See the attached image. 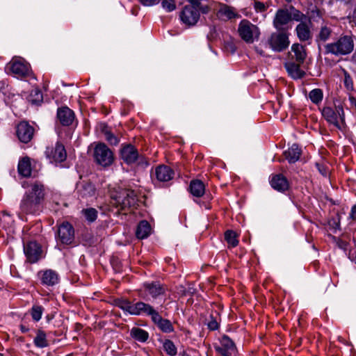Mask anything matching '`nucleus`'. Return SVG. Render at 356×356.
I'll return each mask as SVG.
<instances>
[{
    "label": "nucleus",
    "mask_w": 356,
    "mask_h": 356,
    "mask_svg": "<svg viewBox=\"0 0 356 356\" xmlns=\"http://www.w3.org/2000/svg\"><path fill=\"white\" fill-rule=\"evenodd\" d=\"M111 204L121 210L134 207L137 202V195L134 191L119 188L111 192Z\"/></svg>",
    "instance_id": "nucleus-1"
},
{
    "label": "nucleus",
    "mask_w": 356,
    "mask_h": 356,
    "mask_svg": "<svg viewBox=\"0 0 356 356\" xmlns=\"http://www.w3.org/2000/svg\"><path fill=\"white\" fill-rule=\"evenodd\" d=\"M116 305L131 315L150 316L152 319L157 312L150 305L141 301L133 303L126 299H119L116 300Z\"/></svg>",
    "instance_id": "nucleus-2"
},
{
    "label": "nucleus",
    "mask_w": 356,
    "mask_h": 356,
    "mask_svg": "<svg viewBox=\"0 0 356 356\" xmlns=\"http://www.w3.org/2000/svg\"><path fill=\"white\" fill-rule=\"evenodd\" d=\"M353 49L354 41L350 35H341L337 41L325 45V54L337 56L349 54Z\"/></svg>",
    "instance_id": "nucleus-3"
},
{
    "label": "nucleus",
    "mask_w": 356,
    "mask_h": 356,
    "mask_svg": "<svg viewBox=\"0 0 356 356\" xmlns=\"http://www.w3.org/2000/svg\"><path fill=\"white\" fill-rule=\"evenodd\" d=\"M321 113L325 120L337 129L342 130L345 128V113L342 105H336L334 108L324 107Z\"/></svg>",
    "instance_id": "nucleus-4"
},
{
    "label": "nucleus",
    "mask_w": 356,
    "mask_h": 356,
    "mask_svg": "<svg viewBox=\"0 0 356 356\" xmlns=\"http://www.w3.org/2000/svg\"><path fill=\"white\" fill-rule=\"evenodd\" d=\"M95 161L103 167L110 166L114 161L113 152L104 143H97L93 151Z\"/></svg>",
    "instance_id": "nucleus-5"
},
{
    "label": "nucleus",
    "mask_w": 356,
    "mask_h": 356,
    "mask_svg": "<svg viewBox=\"0 0 356 356\" xmlns=\"http://www.w3.org/2000/svg\"><path fill=\"white\" fill-rule=\"evenodd\" d=\"M238 32L241 38L247 43H252L260 34L258 27L247 19H243L238 24Z\"/></svg>",
    "instance_id": "nucleus-6"
},
{
    "label": "nucleus",
    "mask_w": 356,
    "mask_h": 356,
    "mask_svg": "<svg viewBox=\"0 0 356 356\" xmlns=\"http://www.w3.org/2000/svg\"><path fill=\"white\" fill-rule=\"evenodd\" d=\"M120 158L128 165L135 163L138 161L143 163L145 158L140 155L138 149L131 144H122L120 150Z\"/></svg>",
    "instance_id": "nucleus-7"
},
{
    "label": "nucleus",
    "mask_w": 356,
    "mask_h": 356,
    "mask_svg": "<svg viewBox=\"0 0 356 356\" xmlns=\"http://www.w3.org/2000/svg\"><path fill=\"white\" fill-rule=\"evenodd\" d=\"M7 67L17 77H26L31 73L30 66L22 58H13L8 64Z\"/></svg>",
    "instance_id": "nucleus-8"
},
{
    "label": "nucleus",
    "mask_w": 356,
    "mask_h": 356,
    "mask_svg": "<svg viewBox=\"0 0 356 356\" xmlns=\"http://www.w3.org/2000/svg\"><path fill=\"white\" fill-rule=\"evenodd\" d=\"M56 237L62 244L70 245L74 240V229L68 222H62L58 227Z\"/></svg>",
    "instance_id": "nucleus-9"
},
{
    "label": "nucleus",
    "mask_w": 356,
    "mask_h": 356,
    "mask_svg": "<svg viewBox=\"0 0 356 356\" xmlns=\"http://www.w3.org/2000/svg\"><path fill=\"white\" fill-rule=\"evenodd\" d=\"M144 290H140L139 296L145 298L146 296L149 295L155 299L165 292L166 288L159 282H145L143 284Z\"/></svg>",
    "instance_id": "nucleus-10"
},
{
    "label": "nucleus",
    "mask_w": 356,
    "mask_h": 356,
    "mask_svg": "<svg viewBox=\"0 0 356 356\" xmlns=\"http://www.w3.org/2000/svg\"><path fill=\"white\" fill-rule=\"evenodd\" d=\"M270 47L275 51L280 52L289 45V40L286 33H273L268 39Z\"/></svg>",
    "instance_id": "nucleus-11"
},
{
    "label": "nucleus",
    "mask_w": 356,
    "mask_h": 356,
    "mask_svg": "<svg viewBox=\"0 0 356 356\" xmlns=\"http://www.w3.org/2000/svg\"><path fill=\"white\" fill-rule=\"evenodd\" d=\"M45 154L51 163L63 162L67 157L64 145L58 142L56 143L54 147H47Z\"/></svg>",
    "instance_id": "nucleus-12"
},
{
    "label": "nucleus",
    "mask_w": 356,
    "mask_h": 356,
    "mask_svg": "<svg viewBox=\"0 0 356 356\" xmlns=\"http://www.w3.org/2000/svg\"><path fill=\"white\" fill-rule=\"evenodd\" d=\"M24 252L30 263H35L41 258V246L35 241H29L24 244Z\"/></svg>",
    "instance_id": "nucleus-13"
},
{
    "label": "nucleus",
    "mask_w": 356,
    "mask_h": 356,
    "mask_svg": "<svg viewBox=\"0 0 356 356\" xmlns=\"http://www.w3.org/2000/svg\"><path fill=\"white\" fill-rule=\"evenodd\" d=\"M216 350L222 356H232L236 353V348L232 339L224 335L220 345L215 347Z\"/></svg>",
    "instance_id": "nucleus-14"
},
{
    "label": "nucleus",
    "mask_w": 356,
    "mask_h": 356,
    "mask_svg": "<svg viewBox=\"0 0 356 356\" xmlns=\"http://www.w3.org/2000/svg\"><path fill=\"white\" fill-rule=\"evenodd\" d=\"M40 204L33 198V195L26 194L21 202L20 209L24 213L33 214L40 210Z\"/></svg>",
    "instance_id": "nucleus-15"
},
{
    "label": "nucleus",
    "mask_w": 356,
    "mask_h": 356,
    "mask_svg": "<svg viewBox=\"0 0 356 356\" xmlns=\"http://www.w3.org/2000/svg\"><path fill=\"white\" fill-rule=\"evenodd\" d=\"M180 18L184 24L193 26L199 20L200 13L195 7L186 6L181 13Z\"/></svg>",
    "instance_id": "nucleus-16"
},
{
    "label": "nucleus",
    "mask_w": 356,
    "mask_h": 356,
    "mask_svg": "<svg viewBox=\"0 0 356 356\" xmlns=\"http://www.w3.org/2000/svg\"><path fill=\"white\" fill-rule=\"evenodd\" d=\"M18 139L24 143L31 140L34 134V128L26 122H22L17 126L16 130Z\"/></svg>",
    "instance_id": "nucleus-17"
},
{
    "label": "nucleus",
    "mask_w": 356,
    "mask_h": 356,
    "mask_svg": "<svg viewBox=\"0 0 356 356\" xmlns=\"http://www.w3.org/2000/svg\"><path fill=\"white\" fill-rule=\"evenodd\" d=\"M307 57V52L305 47L300 44H293L291 51L288 53V60L303 63Z\"/></svg>",
    "instance_id": "nucleus-18"
},
{
    "label": "nucleus",
    "mask_w": 356,
    "mask_h": 356,
    "mask_svg": "<svg viewBox=\"0 0 356 356\" xmlns=\"http://www.w3.org/2000/svg\"><path fill=\"white\" fill-rule=\"evenodd\" d=\"M291 21V15L288 9H279L273 19L274 26L279 31L284 29L289 22Z\"/></svg>",
    "instance_id": "nucleus-19"
},
{
    "label": "nucleus",
    "mask_w": 356,
    "mask_h": 356,
    "mask_svg": "<svg viewBox=\"0 0 356 356\" xmlns=\"http://www.w3.org/2000/svg\"><path fill=\"white\" fill-rule=\"evenodd\" d=\"M74 113L67 106L58 108L57 111V118L63 126H70L74 120Z\"/></svg>",
    "instance_id": "nucleus-20"
},
{
    "label": "nucleus",
    "mask_w": 356,
    "mask_h": 356,
    "mask_svg": "<svg viewBox=\"0 0 356 356\" xmlns=\"http://www.w3.org/2000/svg\"><path fill=\"white\" fill-rule=\"evenodd\" d=\"M302 64L293 60H287L284 63V67L290 76L294 79H302L305 75V72L300 69Z\"/></svg>",
    "instance_id": "nucleus-21"
},
{
    "label": "nucleus",
    "mask_w": 356,
    "mask_h": 356,
    "mask_svg": "<svg viewBox=\"0 0 356 356\" xmlns=\"http://www.w3.org/2000/svg\"><path fill=\"white\" fill-rule=\"evenodd\" d=\"M38 276L44 285L54 286L58 282V275L56 271L51 269L40 271Z\"/></svg>",
    "instance_id": "nucleus-22"
},
{
    "label": "nucleus",
    "mask_w": 356,
    "mask_h": 356,
    "mask_svg": "<svg viewBox=\"0 0 356 356\" xmlns=\"http://www.w3.org/2000/svg\"><path fill=\"white\" fill-rule=\"evenodd\" d=\"M77 193L82 197H92L95 195V187L90 181H83L77 184Z\"/></svg>",
    "instance_id": "nucleus-23"
},
{
    "label": "nucleus",
    "mask_w": 356,
    "mask_h": 356,
    "mask_svg": "<svg viewBox=\"0 0 356 356\" xmlns=\"http://www.w3.org/2000/svg\"><path fill=\"white\" fill-rule=\"evenodd\" d=\"M156 179L163 182L171 180L175 175L174 171L167 165H159L155 170Z\"/></svg>",
    "instance_id": "nucleus-24"
},
{
    "label": "nucleus",
    "mask_w": 356,
    "mask_h": 356,
    "mask_svg": "<svg viewBox=\"0 0 356 356\" xmlns=\"http://www.w3.org/2000/svg\"><path fill=\"white\" fill-rule=\"evenodd\" d=\"M217 15L220 18H224L226 20L238 18L240 15L238 14L236 10L232 6L227 4H220V8L218 10Z\"/></svg>",
    "instance_id": "nucleus-25"
},
{
    "label": "nucleus",
    "mask_w": 356,
    "mask_h": 356,
    "mask_svg": "<svg viewBox=\"0 0 356 356\" xmlns=\"http://www.w3.org/2000/svg\"><path fill=\"white\" fill-rule=\"evenodd\" d=\"M271 186L280 192H284L289 188V184L286 178L281 174L272 177L270 180Z\"/></svg>",
    "instance_id": "nucleus-26"
},
{
    "label": "nucleus",
    "mask_w": 356,
    "mask_h": 356,
    "mask_svg": "<svg viewBox=\"0 0 356 356\" xmlns=\"http://www.w3.org/2000/svg\"><path fill=\"white\" fill-rule=\"evenodd\" d=\"M298 38L300 41L305 42L312 39V34L309 26L304 22L297 25L296 29Z\"/></svg>",
    "instance_id": "nucleus-27"
},
{
    "label": "nucleus",
    "mask_w": 356,
    "mask_h": 356,
    "mask_svg": "<svg viewBox=\"0 0 356 356\" xmlns=\"http://www.w3.org/2000/svg\"><path fill=\"white\" fill-rule=\"evenodd\" d=\"M302 151L298 145L293 144L284 152V156L290 163H294L299 160Z\"/></svg>",
    "instance_id": "nucleus-28"
},
{
    "label": "nucleus",
    "mask_w": 356,
    "mask_h": 356,
    "mask_svg": "<svg viewBox=\"0 0 356 356\" xmlns=\"http://www.w3.org/2000/svg\"><path fill=\"white\" fill-rule=\"evenodd\" d=\"M33 195V198L40 204L44 198V186L39 181H35L31 185V191L27 193Z\"/></svg>",
    "instance_id": "nucleus-29"
},
{
    "label": "nucleus",
    "mask_w": 356,
    "mask_h": 356,
    "mask_svg": "<svg viewBox=\"0 0 356 356\" xmlns=\"http://www.w3.org/2000/svg\"><path fill=\"white\" fill-rule=\"evenodd\" d=\"M152 320L163 332H170L173 331V327L171 322L169 320L163 318L158 312L156 314H154Z\"/></svg>",
    "instance_id": "nucleus-30"
},
{
    "label": "nucleus",
    "mask_w": 356,
    "mask_h": 356,
    "mask_svg": "<svg viewBox=\"0 0 356 356\" xmlns=\"http://www.w3.org/2000/svg\"><path fill=\"white\" fill-rule=\"evenodd\" d=\"M190 191L193 196L202 197L205 192V186L204 183L199 179H194L191 181Z\"/></svg>",
    "instance_id": "nucleus-31"
},
{
    "label": "nucleus",
    "mask_w": 356,
    "mask_h": 356,
    "mask_svg": "<svg viewBox=\"0 0 356 356\" xmlns=\"http://www.w3.org/2000/svg\"><path fill=\"white\" fill-rule=\"evenodd\" d=\"M150 231L151 227L149 222L146 220H142L137 227L136 235L137 238L143 239L149 236Z\"/></svg>",
    "instance_id": "nucleus-32"
},
{
    "label": "nucleus",
    "mask_w": 356,
    "mask_h": 356,
    "mask_svg": "<svg viewBox=\"0 0 356 356\" xmlns=\"http://www.w3.org/2000/svg\"><path fill=\"white\" fill-rule=\"evenodd\" d=\"M332 33V29L327 23H323L318 31V33L316 35V41L317 42H325L327 41L331 36Z\"/></svg>",
    "instance_id": "nucleus-33"
},
{
    "label": "nucleus",
    "mask_w": 356,
    "mask_h": 356,
    "mask_svg": "<svg viewBox=\"0 0 356 356\" xmlns=\"http://www.w3.org/2000/svg\"><path fill=\"white\" fill-rule=\"evenodd\" d=\"M18 172L23 177H29L31 174V162L28 157L22 159L18 163Z\"/></svg>",
    "instance_id": "nucleus-34"
},
{
    "label": "nucleus",
    "mask_w": 356,
    "mask_h": 356,
    "mask_svg": "<svg viewBox=\"0 0 356 356\" xmlns=\"http://www.w3.org/2000/svg\"><path fill=\"white\" fill-rule=\"evenodd\" d=\"M33 342L35 346L40 348L47 347L49 345L46 334L42 330H37L36 337H35Z\"/></svg>",
    "instance_id": "nucleus-35"
},
{
    "label": "nucleus",
    "mask_w": 356,
    "mask_h": 356,
    "mask_svg": "<svg viewBox=\"0 0 356 356\" xmlns=\"http://www.w3.org/2000/svg\"><path fill=\"white\" fill-rule=\"evenodd\" d=\"M131 336L137 341L145 342L148 338V333L143 329L134 327L131 330Z\"/></svg>",
    "instance_id": "nucleus-36"
},
{
    "label": "nucleus",
    "mask_w": 356,
    "mask_h": 356,
    "mask_svg": "<svg viewBox=\"0 0 356 356\" xmlns=\"http://www.w3.org/2000/svg\"><path fill=\"white\" fill-rule=\"evenodd\" d=\"M43 100V95L42 92L38 88H34L31 90L29 96V101L32 104L38 105L41 102H42Z\"/></svg>",
    "instance_id": "nucleus-37"
},
{
    "label": "nucleus",
    "mask_w": 356,
    "mask_h": 356,
    "mask_svg": "<svg viewBox=\"0 0 356 356\" xmlns=\"http://www.w3.org/2000/svg\"><path fill=\"white\" fill-rule=\"evenodd\" d=\"M237 234L232 230H227L225 233V239L227 242L229 246L236 247L238 244V240L237 239Z\"/></svg>",
    "instance_id": "nucleus-38"
},
{
    "label": "nucleus",
    "mask_w": 356,
    "mask_h": 356,
    "mask_svg": "<svg viewBox=\"0 0 356 356\" xmlns=\"http://www.w3.org/2000/svg\"><path fill=\"white\" fill-rule=\"evenodd\" d=\"M309 97L314 104H319L320 102H321L323 97V93L322 90L319 88L313 89L309 92Z\"/></svg>",
    "instance_id": "nucleus-39"
},
{
    "label": "nucleus",
    "mask_w": 356,
    "mask_h": 356,
    "mask_svg": "<svg viewBox=\"0 0 356 356\" xmlns=\"http://www.w3.org/2000/svg\"><path fill=\"white\" fill-rule=\"evenodd\" d=\"M44 311V308L40 305H33L31 309V315L32 318L35 321H38L40 320L42 313Z\"/></svg>",
    "instance_id": "nucleus-40"
},
{
    "label": "nucleus",
    "mask_w": 356,
    "mask_h": 356,
    "mask_svg": "<svg viewBox=\"0 0 356 356\" xmlns=\"http://www.w3.org/2000/svg\"><path fill=\"white\" fill-rule=\"evenodd\" d=\"M163 349L170 356H174L177 354V348L174 343L167 339L163 343Z\"/></svg>",
    "instance_id": "nucleus-41"
},
{
    "label": "nucleus",
    "mask_w": 356,
    "mask_h": 356,
    "mask_svg": "<svg viewBox=\"0 0 356 356\" xmlns=\"http://www.w3.org/2000/svg\"><path fill=\"white\" fill-rule=\"evenodd\" d=\"M288 10H289V13H291V20L293 19L302 22L304 19H306V16L300 11L296 9L293 6H291Z\"/></svg>",
    "instance_id": "nucleus-42"
},
{
    "label": "nucleus",
    "mask_w": 356,
    "mask_h": 356,
    "mask_svg": "<svg viewBox=\"0 0 356 356\" xmlns=\"http://www.w3.org/2000/svg\"><path fill=\"white\" fill-rule=\"evenodd\" d=\"M85 218L89 222H94L97 217V211L94 208L86 209L82 211Z\"/></svg>",
    "instance_id": "nucleus-43"
},
{
    "label": "nucleus",
    "mask_w": 356,
    "mask_h": 356,
    "mask_svg": "<svg viewBox=\"0 0 356 356\" xmlns=\"http://www.w3.org/2000/svg\"><path fill=\"white\" fill-rule=\"evenodd\" d=\"M343 71L344 74V86L348 91H353L354 90L353 81L350 74L345 70Z\"/></svg>",
    "instance_id": "nucleus-44"
},
{
    "label": "nucleus",
    "mask_w": 356,
    "mask_h": 356,
    "mask_svg": "<svg viewBox=\"0 0 356 356\" xmlns=\"http://www.w3.org/2000/svg\"><path fill=\"white\" fill-rule=\"evenodd\" d=\"M308 17H309V22H311L312 20L313 21L318 20V19H321V20H322L323 22V20L322 19L321 13L319 10V9H318L316 7H315L313 9H312L308 13Z\"/></svg>",
    "instance_id": "nucleus-45"
},
{
    "label": "nucleus",
    "mask_w": 356,
    "mask_h": 356,
    "mask_svg": "<svg viewBox=\"0 0 356 356\" xmlns=\"http://www.w3.org/2000/svg\"><path fill=\"white\" fill-rule=\"evenodd\" d=\"M161 4L163 8L168 12H171L176 8L174 0H163Z\"/></svg>",
    "instance_id": "nucleus-46"
},
{
    "label": "nucleus",
    "mask_w": 356,
    "mask_h": 356,
    "mask_svg": "<svg viewBox=\"0 0 356 356\" xmlns=\"http://www.w3.org/2000/svg\"><path fill=\"white\" fill-rule=\"evenodd\" d=\"M105 138H106V140L111 145H116L119 143V139L115 136H114L111 131L106 132Z\"/></svg>",
    "instance_id": "nucleus-47"
},
{
    "label": "nucleus",
    "mask_w": 356,
    "mask_h": 356,
    "mask_svg": "<svg viewBox=\"0 0 356 356\" xmlns=\"http://www.w3.org/2000/svg\"><path fill=\"white\" fill-rule=\"evenodd\" d=\"M210 320L209 321L207 325L209 330H216L218 328L219 324L216 318H214L212 315L210 316Z\"/></svg>",
    "instance_id": "nucleus-48"
},
{
    "label": "nucleus",
    "mask_w": 356,
    "mask_h": 356,
    "mask_svg": "<svg viewBox=\"0 0 356 356\" xmlns=\"http://www.w3.org/2000/svg\"><path fill=\"white\" fill-rule=\"evenodd\" d=\"M254 8L257 12H264L266 10L265 4L261 1H255L254 2Z\"/></svg>",
    "instance_id": "nucleus-49"
},
{
    "label": "nucleus",
    "mask_w": 356,
    "mask_h": 356,
    "mask_svg": "<svg viewBox=\"0 0 356 356\" xmlns=\"http://www.w3.org/2000/svg\"><path fill=\"white\" fill-rule=\"evenodd\" d=\"M145 6H152L159 3V0H138Z\"/></svg>",
    "instance_id": "nucleus-50"
},
{
    "label": "nucleus",
    "mask_w": 356,
    "mask_h": 356,
    "mask_svg": "<svg viewBox=\"0 0 356 356\" xmlns=\"http://www.w3.org/2000/svg\"><path fill=\"white\" fill-rule=\"evenodd\" d=\"M196 9L198 10V11H201L203 14H207L208 13L209 11H210V7L207 5H202L200 3V6H197L196 7Z\"/></svg>",
    "instance_id": "nucleus-51"
},
{
    "label": "nucleus",
    "mask_w": 356,
    "mask_h": 356,
    "mask_svg": "<svg viewBox=\"0 0 356 356\" xmlns=\"http://www.w3.org/2000/svg\"><path fill=\"white\" fill-rule=\"evenodd\" d=\"M350 218L353 220L356 221V204L354 205L350 213Z\"/></svg>",
    "instance_id": "nucleus-52"
},
{
    "label": "nucleus",
    "mask_w": 356,
    "mask_h": 356,
    "mask_svg": "<svg viewBox=\"0 0 356 356\" xmlns=\"http://www.w3.org/2000/svg\"><path fill=\"white\" fill-rule=\"evenodd\" d=\"M192 5L191 6L195 7L200 6L202 0H188Z\"/></svg>",
    "instance_id": "nucleus-53"
},
{
    "label": "nucleus",
    "mask_w": 356,
    "mask_h": 356,
    "mask_svg": "<svg viewBox=\"0 0 356 356\" xmlns=\"http://www.w3.org/2000/svg\"><path fill=\"white\" fill-rule=\"evenodd\" d=\"M108 127L106 124L102 126V132L106 136V132H110Z\"/></svg>",
    "instance_id": "nucleus-54"
},
{
    "label": "nucleus",
    "mask_w": 356,
    "mask_h": 356,
    "mask_svg": "<svg viewBox=\"0 0 356 356\" xmlns=\"http://www.w3.org/2000/svg\"><path fill=\"white\" fill-rule=\"evenodd\" d=\"M20 330L22 332L25 333L29 331V328L24 325H20Z\"/></svg>",
    "instance_id": "nucleus-55"
},
{
    "label": "nucleus",
    "mask_w": 356,
    "mask_h": 356,
    "mask_svg": "<svg viewBox=\"0 0 356 356\" xmlns=\"http://www.w3.org/2000/svg\"><path fill=\"white\" fill-rule=\"evenodd\" d=\"M227 46L229 47V49H231V51L234 53L235 51V48H234V46L232 43H227Z\"/></svg>",
    "instance_id": "nucleus-56"
},
{
    "label": "nucleus",
    "mask_w": 356,
    "mask_h": 356,
    "mask_svg": "<svg viewBox=\"0 0 356 356\" xmlns=\"http://www.w3.org/2000/svg\"><path fill=\"white\" fill-rule=\"evenodd\" d=\"M182 356H189V355L188 354H186L185 353H184Z\"/></svg>",
    "instance_id": "nucleus-57"
},
{
    "label": "nucleus",
    "mask_w": 356,
    "mask_h": 356,
    "mask_svg": "<svg viewBox=\"0 0 356 356\" xmlns=\"http://www.w3.org/2000/svg\"><path fill=\"white\" fill-rule=\"evenodd\" d=\"M0 356H3V354L0 353Z\"/></svg>",
    "instance_id": "nucleus-58"
}]
</instances>
